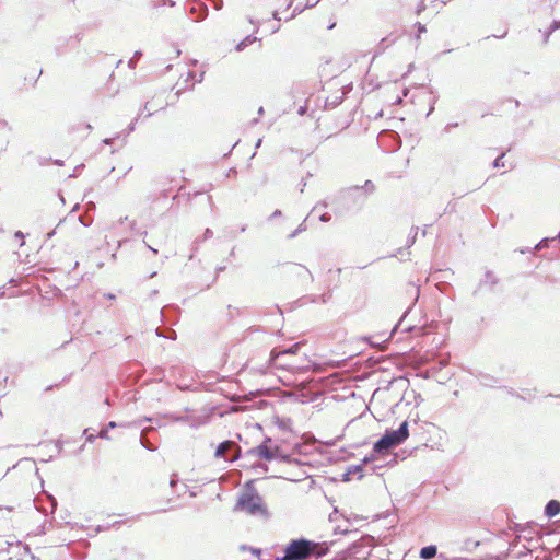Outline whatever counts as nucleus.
Masks as SVG:
<instances>
[{"mask_svg":"<svg viewBox=\"0 0 560 560\" xmlns=\"http://www.w3.org/2000/svg\"><path fill=\"white\" fill-rule=\"evenodd\" d=\"M329 551L327 542H315L306 538L291 540L284 548V555L276 560H307L318 559Z\"/></svg>","mask_w":560,"mask_h":560,"instance_id":"nucleus-1","label":"nucleus"},{"mask_svg":"<svg viewBox=\"0 0 560 560\" xmlns=\"http://www.w3.org/2000/svg\"><path fill=\"white\" fill-rule=\"evenodd\" d=\"M253 483L254 480L246 482L245 487L247 492L238 498L236 506L250 514H256L262 511V499L254 489Z\"/></svg>","mask_w":560,"mask_h":560,"instance_id":"nucleus-2","label":"nucleus"},{"mask_svg":"<svg viewBox=\"0 0 560 560\" xmlns=\"http://www.w3.org/2000/svg\"><path fill=\"white\" fill-rule=\"evenodd\" d=\"M375 190V185L371 180H365L363 186H351L341 191L342 199H352L353 202L362 207L365 202V196Z\"/></svg>","mask_w":560,"mask_h":560,"instance_id":"nucleus-3","label":"nucleus"},{"mask_svg":"<svg viewBox=\"0 0 560 560\" xmlns=\"http://www.w3.org/2000/svg\"><path fill=\"white\" fill-rule=\"evenodd\" d=\"M214 456L218 458H224L230 462H234L242 457L241 447L233 441L226 440L221 442L214 452Z\"/></svg>","mask_w":560,"mask_h":560,"instance_id":"nucleus-4","label":"nucleus"},{"mask_svg":"<svg viewBox=\"0 0 560 560\" xmlns=\"http://www.w3.org/2000/svg\"><path fill=\"white\" fill-rule=\"evenodd\" d=\"M271 443V438H265V440L259 445L247 450L244 454V457H258L267 462L273 460L277 455L272 453L273 451Z\"/></svg>","mask_w":560,"mask_h":560,"instance_id":"nucleus-5","label":"nucleus"},{"mask_svg":"<svg viewBox=\"0 0 560 560\" xmlns=\"http://www.w3.org/2000/svg\"><path fill=\"white\" fill-rule=\"evenodd\" d=\"M383 435L387 438V441L392 444L393 447L402 444L409 436L408 421H402L396 430H386Z\"/></svg>","mask_w":560,"mask_h":560,"instance_id":"nucleus-6","label":"nucleus"},{"mask_svg":"<svg viewBox=\"0 0 560 560\" xmlns=\"http://www.w3.org/2000/svg\"><path fill=\"white\" fill-rule=\"evenodd\" d=\"M500 283L499 277L491 270H486L483 277L479 280L476 290L472 292L474 296H477L479 292L486 289L489 292H493L495 285Z\"/></svg>","mask_w":560,"mask_h":560,"instance_id":"nucleus-7","label":"nucleus"},{"mask_svg":"<svg viewBox=\"0 0 560 560\" xmlns=\"http://www.w3.org/2000/svg\"><path fill=\"white\" fill-rule=\"evenodd\" d=\"M299 349H300L299 343H295V345H293L284 350H281V351L273 349L270 352L269 362H270V364H273L277 368L289 369L290 365L288 363L281 362L280 360L288 354H295Z\"/></svg>","mask_w":560,"mask_h":560,"instance_id":"nucleus-8","label":"nucleus"},{"mask_svg":"<svg viewBox=\"0 0 560 560\" xmlns=\"http://www.w3.org/2000/svg\"><path fill=\"white\" fill-rule=\"evenodd\" d=\"M394 447L387 441V438L382 435L373 445V453L377 455L388 454Z\"/></svg>","mask_w":560,"mask_h":560,"instance_id":"nucleus-9","label":"nucleus"},{"mask_svg":"<svg viewBox=\"0 0 560 560\" xmlns=\"http://www.w3.org/2000/svg\"><path fill=\"white\" fill-rule=\"evenodd\" d=\"M545 515L549 518L557 516L560 513V501L550 500L545 506Z\"/></svg>","mask_w":560,"mask_h":560,"instance_id":"nucleus-10","label":"nucleus"},{"mask_svg":"<svg viewBox=\"0 0 560 560\" xmlns=\"http://www.w3.org/2000/svg\"><path fill=\"white\" fill-rule=\"evenodd\" d=\"M154 431V428H144L140 434V444L148 451H155L156 447L147 439V433Z\"/></svg>","mask_w":560,"mask_h":560,"instance_id":"nucleus-11","label":"nucleus"},{"mask_svg":"<svg viewBox=\"0 0 560 560\" xmlns=\"http://www.w3.org/2000/svg\"><path fill=\"white\" fill-rule=\"evenodd\" d=\"M343 97H345V93H341V94H336V95H331L329 97L326 98L325 101V109H332L335 107H337L338 105H340L343 101Z\"/></svg>","mask_w":560,"mask_h":560,"instance_id":"nucleus-12","label":"nucleus"},{"mask_svg":"<svg viewBox=\"0 0 560 560\" xmlns=\"http://www.w3.org/2000/svg\"><path fill=\"white\" fill-rule=\"evenodd\" d=\"M213 236V232L211 229L207 228L203 232V235L202 237H198L194 241V244H192V253L190 254L189 256V259L191 260L194 258V253H196L198 250V247H199V244L203 241H207L209 238H211Z\"/></svg>","mask_w":560,"mask_h":560,"instance_id":"nucleus-13","label":"nucleus"},{"mask_svg":"<svg viewBox=\"0 0 560 560\" xmlns=\"http://www.w3.org/2000/svg\"><path fill=\"white\" fill-rule=\"evenodd\" d=\"M557 30H560V20H555L550 24V26L546 31L539 30L540 33H542V44L547 45L550 38V35L556 32Z\"/></svg>","mask_w":560,"mask_h":560,"instance_id":"nucleus-14","label":"nucleus"},{"mask_svg":"<svg viewBox=\"0 0 560 560\" xmlns=\"http://www.w3.org/2000/svg\"><path fill=\"white\" fill-rule=\"evenodd\" d=\"M438 553V548L435 545H429V546H425V547H422L421 550H420V558L422 559H432L436 556Z\"/></svg>","mask_w":560,"mask_h":560,"instance_id":"nucleus-15","label":"nucleus"},{"mask_svg":"<svg viewBox=\"0 0 560 560\" xmlns=\"http://www.w3.org/2000/svg\"><path fill=\"white\" fill-rule=\"evenodd\" d=\"M272 451H273L272 453H275L277 455V457L275 459L282 462V463H290L291 456L289 454H284L281 451V447L279 445L272 446Z\"/></svg>","mask_w":560,"mask_h":560,"instance_id":"nucleus-16","label":"nucleus"},{"mask_svg":"<svg viewBox=\"0 0 560 560\" xmlns=\"http://www.w3.org/2000/svg\"><path fill=\"white\" fill-rule=\"evenodd\" d=\"M256 40V37L248 35L236 45V50L242 51L247 46L252 45Z\"/></svg>","mask_w":560,"mask_h":560,"instance_id":"nucleus-17","label":"nucleus"},{"mask_svg":"<svg viewBox=\"0 0 560 560\" xmlns=\"http://www.w3.org/2000/svg\"><path fill=\"white\" fill-rule=\"evenodd\" d=\"M479 546V541L468 538L464 541V549L467 551H474Z\"/></svg>","mask_w":560,"mask_h":560,"instance_id":"nucleus-18","label":"nucleus"},{"mask_svg":"<svg viewBox=\"0 0 560 560\" xmlns=\"http://www.w3.org/2000/svg\"><path fill=\"white\" fill-rule=\"evenodd\" d=\"M348 470H349V472L351 475L359 474L358 479H361L363 477V475H362V471H363L362 464L353 465V466L349 467Z\"/></svg>","mask_w":560,"mask_h":560,"instance_id":"nucleus-19","label":"nucleus"},{"mask_svg":"<svg viewBox=\"0 0 560 560\" xmlns=\"http://www.w3.org/2000/svg\"><path fill=\"white\" fill-rule=\"evenodd\" d=\"M141 56H142L141 51H139V50L136 51L133 54V56L129 59L128 67L131 68V69L135 68Z\"/></svg>","mask_w":560,"mask_h":560,"instance_id":"nucleus-20","label":"nucleus"},{"mask_svg":"<svg viewBox=\"0 0 560 560\" xmlns=\"http://www.w3.org/2000/svg\"><path fill=\"white\" fill-rule=\"evenodd\" d=\"M556 237H545L542 238L536 246H535V249L536 250H539V249H542L545 247H547L549 245L550 242L555 241Z\"/></svg>","mask_w":560,"mask_h":560,"instance_id":"nucleus-21","label":"nucleus"},{"mask_svg":"<svg viewBox=\"0 0 560 560\" xmlns=\"http://www.w3.org/2000/svg\"><path fill=\"white\" fill-rule=\"evenodd\" d=\"M334 533H335V534H349V533H354V534H355V533H357V530H351V529H349V526H348V525H347V526H345V527H343V526H341V525H338V526H336V527L334 528Z\"/></svg>","mask_w":560,"mask_h":560,"instance_id":"nucleus-22","label":"nucleus"},{"mask_svg":"<svg viewBox=\"0 0 560 560\" xmlns=\"http://www.w3.org/2000/svg\"><path fill=\"white\" fill-rule=\"evenodd\" d=\"M306 230L305 220L289 235V238H294L298 234Z\"/></svg>","mask_w":560,"mask_h":560,"instance_id":"nucleus-23","label":"nucleus"},{"mask_svg":"<svg viewBox=\"0 0 560 560\" xmlns=\"http://www.w3.org/2000/svg\"><path fill=\"white\" fill-rule=\"evenodd\" d=\"M198 10L200 11V15L198 20H203L208 15V7L203 3H197Z\"/></svg>","mask_w":560,"mask_h":560,"instance_id":"nucleus-24","label":"nucleus"},{"mask_svg":"<svg viewBox=\"0 0 560 560\" xmlns=\"http://www.w3.org/2000/svg\"><path fill=\"white\" fill-rule=\"evenodd\" d=\"M417 235H418V228H412V233L409 235L408 241H407L408 247H410L411 245L415 244Z\"/></svg>","mask_w":560,"mask_h":560,"instance_id":"nucleus-25","label":"nucleus"},{"mask_svg":"<svg viewBox=\"0 0 560 560\" xmlns=\"http://www.w3.org/2000/svg\"><path fill=\"white\" fill-rule=\"evenodd\" d=\"M331 298V294L330 292H327V293H324L322 295H319L317 299H314L313 301H319L322 303H327L329 301V299Z\"/></svg>","mask_w":560,"mask_h":560,"instance_id":"nucleus-26","label":"nucleus"},{"mask_svg":"<svg viewBox=\"0 0 560 560\" xmlns=\"http://www.w3.org/2000/svg\"><path fill=\"white\" fill-rule=\"evenodd\" d=\"M503 156H504V153H502L501 155H499V156L493 161V167H494V168H499V167H503V166H504V163L502 162Z\"/></svg>","mask_w":560,"mask_h":560,"instance_id":"nucleus-27","label":"nucleus"},{"mask_svg":"<svg viewBox=\"0 0 560 560\" xmlns=\"http://www.w3.org/2000/svg\"><path fill=\"white\" fill-rule=\"evenodd\" d=\"M376 455H377V454H374V453H373V454H371V455L365 456V457L362 459V463H361V464H362V467H363L364 465H366V464H369V463H371V462L375 460Z\"/></svg>","mask_w":560,"mask_h":560,"instance_id":"nucleus-28","label":"nucleus"},{"mask_svg":"<svg viewBox=\"0 0 560 560\" xmlns=\"http://www.w3.org/2000/svg\"><path fill=\"white\" fill-rule=\"evenodd\" d=\"M171 310H174L175 312H178V307H175V306H172V305H168V306H164L162 310H161V316L163 318H165V313L167 311H171Z\"/></svg>","mask_w":560,"mask_h":560,"instance_id":"nucleus-29","label":"nucleus"},{"mask_svg":"<svg viewBox=\"0 0 560 560\" xmlns=\"http://www.w3.org/2000/svg\"><path fill=\"white\" fill-rule=\"evenodd\" d=\"M130 230H131L133 233H136V234H140V235L145 234V232H142L141 230H139V229L137 228V224H136V222H135V221H133V222H131V224H130Z\"/></svg>","mask_w":560,"mask_h":560,"instance_id":"nucleus-30","label":"nucleus"},{"mask_svg":"<svg viewBox=\"0 0 560 560\" xmlns=\"http://www.w3.org/2000/svg\"><path fill=\"white\" fill-rule=\"evenodd\" d=\"M295 267L302 269L308 276L311 281L314 280L313 275L311 273V271L305 266H303V265H295Z\"/></svg>","mask_w":560,"mask_h":560,"instance_id":"nucleus-31","label":"nucleus"},{"mask_svg":"<svg viewBox=\"0 0 560 560\" xmlns=\"http://www.w3.org/2000/svg\"><path fill=\"white\" fill-rule=\"evenodd\" d=\"M319 220L322 222H329L331 220V215L328 212H324L319 215Z\"/></svg>","mask_w":560,"mask_h":560,"instance_id":"nucleus-32","label":"nucleus"},{"mask_svg":"<svg viewBox=\"0 0 560 560\" xmlns=\"http://www.w3.org/2000/svg\"><path fill=\"white\" fill-rule=\"evenodd\" d=\"M164 338L175 340L176 339V331L173 329H170L167 334L164 335Z\"/></svg>","mask_w":560,"mask_h":560,"instance_id":"nucleus-33","label":"nucleus"},{"mask_svg":"<svg viewBox=\"0 0 560 560\" xmlns=\"http://www.w3.org/2000/svg\"><path fill=\"white\" fill-rule=\"evenodd\" d=\"M213 8L220 10L223 5V0H212Z\"/></svg>","mask_w":560,"mask_h":560,"instance_id":"nucleus-34","label":"nucleus"},{"mask_svg":"<svg viewBox=\"0 0 560 560\" xmlns=\"http://www.w3.org/2000/svg\"><path fill=\"white\" fill-rule=\"evenodd\" d=\"M98 436L101 439H109V436H108V429L105 428V429L101 430L100 433H98Z\"/></svg>","mask_w":560,"mask_h":560,"instance_id":"nucleus-35","label":"nucleus"},{"mask_svg":"<svg viewBox=\"0 0 560 560\" xmlns=\"http://www.w3.org/2000/svg\"><path fill=\"white\" fill-rule=\"evenodd\" d=\"M137 120H138V118H135V120L129 124V126L127 127L128 133H130L135 130Z\"/></svg>","mask_w":560,"mask_h":560,"instance_id":"nucleus-36","label":"nucleus"},{"mask_svg":"<svg viewBox=\"0 0 560 560\" xmlns=\"http://www.w3.org/2000/svg\"><path fill=\"white\" fill-rule=\"evenodd\" d=\"M14 237H15V238H19V240H21V241H23V240H24V234H23V232H21V231H16V232L14 233ZM23 244H24V242H22V243H21V246H22Z\"/></svg>","mask_w":560,"mask_h":560,"instance_id":"nucleus-37","label":"nucleus"},{"mask_svg":"<svg viewBox=\"0 0 560 560\" xmlns=\"http://www.w3.org/2000/svg\"><path fill=\"white\" fill-rule=\"evenodd\" d=\"M282 212L280 210H275L272 214L269 217V220H273L276 218L281 217Z\"/></svg>","mask_w":560,"mask_h":560,"instance_id":"nucleus-38","label":"nucleus"},{"mask_svg":"<svg viewBox=\"0 0 560 560\" xmlns=\"http://www.w3.org/2000/svg\"><path fill=\"white\" fill-rule=\"evenodd\" d=\"M84 434L86 435V441L88 442H93L96 439V435L88 434V430H84Z\"/></svg>","mask_w":560,"mask_h":560,"instance_id":"nucleus-39","label":"nucleus"},{"mask_svg":"<svg viewBox=\"0 0 560 560\" xmlns=\"http://www.w3.org/2000/svg\"><path fill=\"white\" fill-rule=\"evenodd\" d=\"M318 207H324V208H327L328 207V203L326 200H323V201H319L314 208H313V211L316 210Z\"/></svg>","mask_w":560,"mask_h":560,"instance_id":"nucleus-40","label":"nucleus"},{"mask_svg":"<svg viewBox=\"0 0 560 560\" xmlns=\"http://www.w3.org/2000/svg\"><path fill=\"white\" fill-rule=\"evenodd\" d=\"M254 467H257V468H260L262 469L264 471H267L268 470V466L266 464H257V465H254Z\"/></svg>","mask_w":560,"mask_h":560,"instance_id":"nucleus-41","label":"nucleus"},{"mask_svg":"<svg viewBox=\"0 0 560 560\" xmlns=\"http://www.w3.org/2000/svg\"><path fill=\"white\" fill-rule=\"evenodd\" d=\"M0 128H9V129H11V128L9 127L8 121H7V120H4V119H1V118H0Z\"/></svg>","mask_w":560,"mask_h":560,"instance_id":"nucleus-42","label":"nucleus"},{"mask_svg":"<svg viewBox=\"0 0 560 560\" xmlns=\"http://www.w3.org/2000/svg\"><path fill=\"white\" fill-rule=\"evenodd\" d=\"M306 110H307V107H306V106H301V107L299 108V110H298V114H299L300 116H303V115L306 113Z\"/></svg>","mask_w":560,"mask_h":560,"instance_id":"nucleus-43","label":"nucleus"},{"mask_svg":"<svg viewBox=\"0 0 560 560\" xmlns=\"http://www.w3.org/2000/svg\"><path fill=\"white\" fill-rule=\"evenodd\" d=\"M249 550L252 551L253 555L255 556H259L261 553V550L258 549V548H253L250 547Z\"/></svg>","mask_w":560,"mask_h":560,"instance_id":"nucleus-44","label":"nucleus"},{"mask_svg":"<svg viewBox=\"0 0 560 560\" xmlns=\"http://www.w3.org/2000/svg\"><path fill=\"white\" fill-rule=\"evenodd\" d=\"M337 513H338V510H337V509H335V511L329 515V521H330V522L336 521V515H337Z\"/></svg>","mask_w":560,"mask_h":560,"instance_id":"nucleus-45","label":"nucleus"},{"mask_svg":"<svg viewBox=\"0 0 560 560\" xmlns=\"http://www.w3.org/2000/svg\"><path fill=\"white\" fill-rule=\"evenodd\" d=\"M351 474L349 472V470H347V472L343 474V481H350L351 480Z\"/></svg>","mask_w":560,"mask_h":560,"instance_id":"nucleus-46","label":"nucleus"},{"mask_svg":"<svg viewBox=\"0 0 560 560\" xmlns=\"http://www.w3.org/2000/svg\"><path fill=\"white\" fill-rule=\"evenodd\" d=\"M457 126H458V124H457V122H454V124H451V122H450V124H447V125L445 126V130H446V131H450V130H451V128H454V127H457Z\"/></svg>","mask_w":560,"mask_h":560,"instance_id":"nucleus-47","label":"nucleus"},{"mask_svg":"<svg viewBox=\"0 0 560 560\" xmlns=\"http://www.w3.org/2000/svg\"><path fill=\"white\" fill-rule=\"evenodd\" d=\"M116 427H118V424L115 421H110V422H108L106 428L109 430V429H114Z\"/></svg>","mask_w":560,"mask_h":560,"instance_id":"nucleus-48","label":"nucleus"},{"mask_svg":"<svg viewBox=\"0 0 560 560\" xmlns=\"http://www.w3.org/2000/svg\"><path fill=\"white\" fill-rule=\"evenodd\" d=\"M417 27H418L419 33L425 32V26L422 25L421 23H417Z\"/></svg>","mask_w":560,"mask_h":560,"instance_id":"nucleus-49","label":"nucleus"},{"mask_svg":"<svg viewBox=\"0 0 560 560\" xmlns=\"http://www.w3.org/2000/svg\"><path fill=\"white\" fill-rule=\"evenodd\" d=\"M104 296L108 300H115V294L113 293H105Z\"/></svg>","mask_w":560,"mask_h":560,"instance_id":"nucleus-50","label":"nucleus"},{"mask_svg":"<svg viewBox=\"0 0 560 560\" xmlns=\"http://www.w3.org/2000/svg\"><path fill=\"white\" fill-rule=\"evenodd\" d=\"M113 141H114V139H113V138H106V139H104V140H103V142H104L105 144H112V143H113Z\"/></svg>","mask_w":560,"mask_h":560,"instance_id":"nucleus-51","label":"nucleus"},{"mask_svg":"<svg viewBox=\"0 0 560 560\" xmlns=\"http://www.w3.org/2000/svg\"><path fill=\"white\" fill-rule=\"evenodd\" d=\"M285 422H287L285 420H281L279 422V427L282 428V429H285L287 428V423Z\"/></svg>","mask_w":560,"mask_h":560,"instance_id":"nucleus-52","label":"nucleus"},{"mask_svg":"<svg viewBox=\"0 0 560 560\" xmlns=\"http://www.w3.org/2000/svg\"><path fill=\"white\" fill-rule=\"evenodd\" d=\"M480 187H481V184H476V185H474L472 187H470V188H469V190H470V191H474V190H476V189H478V188H480Z\"/></svg>","mask_w":560,"mask_h":560,"instance_id":"nucleus-53","label":"nucleus"},{"mask_svg":"<svg viewBox=\"0 0 560 560\" xmlns=\"http://www.w3.org/2000/svg\"><path fill=\"white\" fill-rule=\"evenodd\" d=\"M155 332L159 337H164V335H165L162 332L161 328H156Z\"/></svg>","mask_w":560,"mask_h":560,"instance_id":"nucleus-54","label":"nucleus"},{"mask_svg":"<svg viewBox=\"0 0 560 560\" xmlns=\"http://www.w3.org/2000/svg\"><path fill=\"white\" fill-rule=\"evenodd\" d=\"M508 34V31H504L501 35H494V37H498V38H504Z\"/></svg>","mask_w":560,"mask_h":560,"instance_id":"nucleus-55","label":"nucleus"},{"mask_svg":"<svg viewBox=\"0 0 560 560\" xmlns=\"http://www.w3.org/2000/svg\"><path fill=\"white\" fill-rule=\"evenodd\" d=\"M83 127L88 131L92 130V126L90 124H84Z\"/></svg>","mask_w":560,"mask_h":560,"instance_id":"nucleus-56","label":"nucleus"},{"mask_svg":"<svg viewBox=\"0 0 560 560\" xmlns=\"http://www.w3.org/2000/svg\"><path fill=\"white\" fill-rule=\"evenodd\" d=\"M147 247L154 254H158V249L156 248H153L152 246L150 245H147Z\"/></svg>","mask_w":560,"mask_h":560,"instance_id":"nucleus-57","label":"nucleus"},{"mask_svg":"<svg viewBox=\"0 0 560 560\" xmlns=\"http://www.w3.org/2000/svg\"><path fill=\"white\" fill-rule=\"evenodd\" d=\"M203 80V72L200 73L199 77H197V82H201Z\"/></svg>","mask_w":560,"mask_h":560,"instance_id":"nucleus-58","label":"nucleus"},{"mask_svg":"<svg viewBox=\"0 0 560 560\" xmlns=\"http://www.w3.org/2000/svg\"><path fill=\"white\" fill-rule=\"evenodd\" d=\"M355 548H357V546H355V545H353V546L350 548V552H351V553H353V555H354V553H357V551L354 550Z\"/></svg>","mask_w":560,"mask_h":560,"instance_id":"nucleus-59","label":"nucleus"},{"mask_svg":"<svg viewBox=\"0 0 560 560\" xmlns=\"http://www.w3.org/2000/svg\"><path fill=\"white\" fill-rule=\"evenodd\" d=\"M80 221H81V223H82L84 226H89V225L91 224V222H83V219H82V218H80Z\"/></svg>","mask_w":560,"mask_h":560,"instance_id":"nucleus-60","label":"nucleus"},{"mask_svg":"<svg viewBox=\"0 0 560 560\" xmlns=\"http://www.w3.org/2000/svg\"><path fill=\"white\" fill-rule=\"evenodd\" d=\"M262 114H264V107L260 106L258 109V115H262Z\"/></svg>","mask_w":560,"mask_h":560,"instance_id":"nucleus-61","label":"nucleus"},{"mask_svg":"<svg viewBox=\"0 0 560 560\" xmlns=\"http://www.w3.org/2000/svg\"><path fill=\"white\" fill-rule=\"evenodd\" d=\"M55 234V231H51L47 234V238H50Z\"/></svg>","mask_w":560,"mask_h":560,"instance_id":"nucleus-62","label":"nucleus"},{"mask_svg":"<svg viewBox=\"0 0 560 560\" xmlns=\"http://www.w3.org/2000/svg\"><path fill=\"white\" fill-rule=\"evenodd\" d=\"M62 163H63V162H62V161H60V160H56V161H55V164H57V165H62Z\"/></svg>","mask_w":560,"mask_h":560,"instance_id":"nucleus-63","label":"nucleus"},{"mask_svg":"<svg viewBox=\"0 0 560 560\" xmlns=\"http://www.w3.org/2000/svg\"><path fill=\"white\" fill-rule=\"evenodd\" d=\"M143 109H144V110H150V108H149V103H145V104H144Z\"/></svg>","mask_w":560,"mask_h":560,"instance_id":"nucleus-64","label":"nucleus"}]
</instances>
